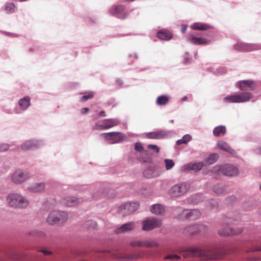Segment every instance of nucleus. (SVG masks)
<instances>
[{"label": "nucleus", "mask_w": 261, "mask_h": 261, "mask_svg": "<svg viewBox=\"0 0 261 261\" xmlns=\"http://www.w3.org/2000/svg\"><path fill=\"white\" fill-rule=\"evenodd\" d=\"M185 258L189 257H198L201 259H219L223 255L218 253H211L207 250H202L198 247H192L185 250L183 254Z\"/></svg>", "instance_id": "1"}, {"label": "nucleus", "mask_w": 261, "mask_h": 261, "mask_svg": "<svg viewBox=\"0 0 261 261\" xmlns=\"http://www.w3.org/2000/svg\"><path fill=\"white\" fill-rule=\"evenodd\" d=\"M0 261H34L27 257L25 254L19 250H10L0 254Z\"/></svg>", "instance_id": "2"}, {"label": "nucleus", "mask_w": 261, "mask_h": 261, "mask_svg": "<svg viewBox=\"0 0 261 261\" xmlns=\"http://www.w3.org/2000/svg\"><path fill=\"white\" fill-rule=\"evenodd\" d=\"M6 202L9 206L14 207H25L29 204V201L25 197L16 193L9 194L7 197Z\"/></svg>", "instance_id": "3"}, {"label": "nucleus", "mask_w": 261, "mask_h": 261, "mask_svg": "<svg viewBox=\"0 0 261 261\" xmlns=\"http://www.w3.org/2000/svg\"><path fill=\"white\" fill-rule=\"evenodd\" d=\"M68 218V214L65 212L54 211L49 213L46 221L49 224L54 225L65 223Z\"/></svg>", "instance_id": "4"}, {"label": "nucleus", "mask_w": 261, "mask_h": 261, "mask_svg": "<svg viewBox=\"0 0 261 261\" xmlns=\"http://www.w3.org/2000/svg\"><path fill=\"white\" fill-rule=\"evenodd\" d=\"M120 121L117 119H107L97 122L93 126L94 130H103L112 128L118 125Z\"/></svg>", "instance_id": "5"}, {"label": "nucleus", "mask_w": 261, "mask_h": 261, "mask_svg": "<svg viewBox=\"0 0 261 261\" xmlns=\"http://www.w3.org/2000/svg\"><path fill=\"white\" fill-rule=\"evenodd\" d=\"M189 188V185L186 183L175 185L170 191V196L173 197H176L183 195L187 193Z\"/></svg>", "instance_id": "6"}, {"label": "nucleus", "mask_w": 261, "mask_h": 261, "mask_svg": "<svg viewBox=\"0 0 261 261\" xmlns=\"http://www.w3.org/2000/svg\"><path fill=\"white\" fill-rule=\"evenodd\" d=\"M162 225L161 219L152 218L143 221L142 229L144 231H150L156 228H160Z\"/></svg>", "instance_id": "7"}, {"label": "nucleus", "mask_w": 261, "mask_h": 261, "mask_svg": "<svg viewBox=\"0 0 261 261\" xmlns=\"http://www.w3.org/2000/svg\"><path fill=\"white\" fill-rule=\"evenodd\" d=\"M214 170L215 171L221 172L223 174L227 176L236 175L238 173L237 168L231 165H226L222 166H216L214 168Z\"/></svg>", "instance_id": "8"}, {"label": "nucleus", "mask_w": 261, "mask_h": 261, "mask_svg": "<svg viewBox=\"0 0 261 261\" xmlns=\"http://www.w3.org/2000/svg\"><path fill=\"white\" fill-rule=\"evenodd\" d=\"M102 135H104V138L110 141L112 144L120 143L125 139V135L120 132H110Z\"/></svg>", "instance_id": "9"}, {"label": "nucleus", "mask_w": 261, "mask_h": 261, "mask_svg": "<svg viewBox=\"0 0 261 261\" xmlns=\"http://www.w3.org/2000/svg\"><path fill=\"white\" fill-rule=\"evenodd\" d=\"M30 176L29 173L21 170H16L12 175V180L15 184H21L27 180Z\"/></svg>", "instance_id": "10"}, {"label": "nucleus", "mask_w": 261, "mask_h": 261, "mask_svg": "<svg viewBox=\"0 0 261 261\" xmlns=\"http://www.w3.org/2000/svg\"><path fill=\"white\" fill-rule=\"evenodd\" d=\"M230 223V221L228 222V223H226L225 222L223 223L224 225H228ZM222 228H220L218 230V233L221 236H230V235H237L241 233L242 232V229L241 228H238L237 229H234L232 228H228L225 226H223Z\"/></svg>", "instance_id": "11"}, {"label": "nucleus", "mask_w": 261, "mask_h": 261, "mask_svg": "<svg viewBox=\"0 0 261 261\" xmlns=\"http://www.w3.org/2000/svg\"><path fill=\"white\" fill-rule=\"evenodd\" d=\"M124 10H125V7L124 6L117 5V6H112L109 9V12L111 15H112L113 16H116L120 19H125L127 16V14L126 13L123 14V15L122 16H119V15L123 12Z\"/></svg>", "instance_id": "12"}, {"label": "nucleus", "mask_w": 261, "mask_h": 261, "mask_svg": "<svg viewBox=\"0 0 261 261\" xmlns=\"http://www.w3.org/2000/svg\"><path fill=\"white\" fill-rule=\"evenodd\" d=\"M239 88L242 91L253 90L257 86L255 83L250 80H244L239 82Z\"/></svg>", "instance_id": "13"}, {"label": "nucleus", "mask_w": 261, "mask_h": 261, "mask_svg": "<svg viewBox=\"0 0 261 261\" xmlns=\"http://www.w3.org/2000/svg\"><path fill=\"white\" fill-rule=\"evenodd\" d=\"M182 216L187 219L194 220L199 218L201 216V213L196 209L184 210Z\"/></svg>", "instance_id": "14"}, {"label": "nucleus", "mask_w": 261, "mask_h": 261, "mask_svg": "<svg viewBox=\"0 0 261 261\" xmlns=\"http://www.w3.org/2000/svg\"><path fill=\"white\" fill-rule=\"evenodd\" d=\"M41 144L38 141L28 140L21 145V149L24 151L34 150L40 147Z\"/></svg>", "instance_id": "15"}, {"label": "nucleus", "mask_w": 261, "mask_h": 261, "mask_svg": "<svg viewBox=\"0 0 261 261\" xmlns=\"http://www.w3.org/2000/svg\"><path fill=\"white\" fill-rule=\"evenodd\" d=\"M188 40L191 43L196 45H204L207 44L210 42V40L204 38L196 37L192 34H189L188 36Z\"/></svg>", "instance_id": "16"}, {"label": "nucleus", "mask_w": 261, "mask_h": 261, "mask_svg": "<svg viewBox=\"0 0 261 261\" xmlns=\"http://www.w3.org/2000/svg\"><path fill=\"white\" fill-rule=\"evenodd\" d=\"M187 229L191 234H193L199 232H205L207 230V227L203 224H195L189 226Z\"/></svg>", "instance_id": "17"}, {"label": "nucleus", "mask_w": 261, "mask_h": 261, "mask_svg": "<svg viewBox=\"0 0 261 261\" xmlns=\"http://www.w3.org/2000/svg\"><path fill=\"white\" fill-rule=\"evenodd\" d=\"M136 225L134 222H131L123 224L120 227L117 228L115 230L116 233H121L130 231L135 229Z\"/></svg>", "instance_id": "18"}, {"label": "nucleus", "mask_w": 261, "mask_h": 261, "mask_svg": "<svg viewBox=\"0 0 261 261\" xmlns=\"http://www.w3.org/2000/svg\"><path fill=\"white\" fill-rule=\"evenodd\" d=\"M237 103L244 102L249 101L253 97L252 95L249 92H242L236 94Z\"/></svg>", "instance_id": "19"}, {"label": "nucleus", "mask_w": 261, "mask_h": 261, "mask_svg": "<svg viewBox=\"0 0 261 261\" xmlns=\"http://www.w3.org/2000/svg\"><path fill=\"white\" fill-rule=\"evenodd\" d=\"M45 184L43 182H35L31 184L29 190L32 192H41L45 189Z\"/></svg>", "instance_id": "20"}, {"label": "nucleus", "mask_w": 261, "mask_h": 261, "mask_svg": "<svg viewBox=\"0 0 261 261\" xmlns=\"http://www.w3.org/2000/svg\"><path fill=\"white\" fill-rule=\"evenodd\" d=\"M79 200L74 197L68 196L62 199V202L63 204L67 206H73L77 205Z\"/></svg>", "instance_id": "21"}, {"label": "nucleus", "mask_w": 261, "mask_h": 261, "mask_svg": "<svg viewBox=\"0 0 261 261\" xmlns=\"http://www.w3.org/2000/svg\"><path fill=\"white\" fill-rule=\"evenodd\" d=\"M150 211L154 215H163L165 213V208L162 204H155L151 206Z\"/></svg>", "instance_id": "22"}, {"label": "nucleus", "mask_w": 261, "mask_h": 261, "mask_svg": "<svg viewBox=\"0 0 261 261\" xmlns=\"http://www.w3.org/2000/svg\"><path fill=\"white\" fill-rule=\"evenodd\" d=\"M166 136V133L164 130L150 132L146 134V137L149 139H159Z\"/></svg>", "instance_id": "23"}, {"label": "nucleus", "mask_w": 261, "mask_h": 261, "mask_svg": "<svg viewBox=\"0 0 261 261\" xmlns=\"http://www.w3.org/2000/svg\"><path fill=\"white\" fill-rule=\"evenodd\" d=\"M157 37L161 40L168 41L172 38V34L167 30H161L156 34Z\"/></svg>", "instance_id": "24"}, {"label": "nucleus", "mask_w": 261, "mask_h": 261, "mask_svg": "<svg viewBox=\"0 0 261 261\" xmlns=\"http://www.w3.org/2000/svg\"><path fill=\"white\" fill-rule=\"evenodd\" d=\"M217 145L219 149L226 151L230 154H233L234 152V150L232 149L226 142L223 141H218Z\"/></svg>", "instance_id": "25"}, {"label": "nucleus", "mask_w": 261, "mask_h": 261, "mask_svg": "<svg viewBox=\"0 0 261 261\" xmlns=\"http://www.w3.org/2000/svg\"><path fill=\"white\" fill-rule=\"evenodd\" d=\"M191 28L194 30L206 31L211 29V27L207 24L195 22L191 25Z\"/></svg>", "instance_id": "26"}, {"label": "nucleus", "mask_w": 261, "mask_h": 261, "mask_svg": "<svg viewBox=\"0 0 261 261\" xmlns=\"http://www.w3.org/2000/svg\"><path fill=\"white\" fill-rule=\"evenodd\" d=\"M203 166L204 164L202 162H198L196 163H189L185 165V168L187 170L199 171L203 168Z\"/></svg>", "instance_id": "27"}, {"label": "nucleus", "mask_w": 261, "mask_h": 261, "mask_svg": "<svg viewBox=\"0 0 261 261\" xmlns=\"http://www.w3.org/2000/svg\"><path fill=\"white\" fill-rule=\"evenodd\" d=\"M19 105L20 108L23 110H26L30 105V98L26 96L19 100Z\"/></svg>", "instance_id": "28"}, {"label": "nucleus", "mask_w": 261, "mask_h": 261, "mask_svg": "<svg viewBox=\"0 0 261 261\" xmlns=\"http://www.w3.org/2000/svg\"><path fill=\"white\" fill-rule=\"evenodd\" d=\"M226 127L223 125H220L216 127L213 129V134L216 137H218L221 135H224L226 133Z\"/></svg>", "instance_id": "29"}, {"label": "nucleus", "mask_w": 261, "mask_h": 261, "mask_svg": "<svg viewBox=\"0 0 261 261\" xmlns=\"http://www.w3.org/2000/svg\"><path fill=\"white\" fill-rule=\"evenodd\" d=\"M139 207V204L137 202H130L125 204L124 208L128 210L131 213L136 211Z\"/></svg>", "instance_id": "30"}, {"label": "nucleus", "mask_w": 261, "mask_h": 261, "mask_svg": "<svg viewBox=\"0 0 261 261\" xmlns=\"http://www.w3.org/2000/svg\"><path fill=\"white\" fill-rule=\"evenodd\" d=\"M235 48L237 50L244 51H250L252 50L251 46L248 44H238L235 46Z\"/></svg>", "instance_id": "31"}, {"label": "nucleus", "mask_w": 261, "mask_h": 261, "mask_svg": "<svg viewBox=\"0 0 261 261\" xmlns=\"http://www.w3.org/2000/svg\"><path fill=\"white\" fill-rule=\"evenodd\" d=\"M219 155L217 153H212L209 155V156L207 158L205 162L208 165L214 164L215 163L218 159Z\"/></svg>", "instance_id": "32"}, {"label": "nucleus", "mask_w": 261, "mask_h": 261, "mask_svg": "<svg viewBox=\"0 0 261 261\" xmlns=\"http://www.w3.org/2000/svg\"><path fill=\"white\" fill-rule=\"evenodd\" d=\"M168 101V98L167 96L164 95H161L159 96L156 100V103L158 105H165Z\"/></svg>", "instance_id": "33"}, {"label": "nucleus", "mask_w": 261, "mask_h": 261, "mask_svg": "<svg viewBox=\"0 0 261 261\" xmlns=\"http://www.w3.org/2000/svg\"><path fill=\"white\" fill-rule=\"evenodd\" d=\"M192 139L191 136L190 135H185L181 139L177 141L176 143L177 145H180L181 144H186Z\"/></svg>", "instance_id": "34"}, {"label": "nucleus", "mask_w": 261, "mask_h": 261, "mask_svg": "<svg viewBox=\"0 0 261 261\" xmlns=\"http://www.w3.org/2000/svg\"><path fill=\"white\" fill-rule=\"evenodd\" d=\"M130 245L132 247H145V241L136 240L130 242Z\"/></svg>", "instance_id": "35"}, {"label": "nucleus", "mask_w": 261, "mask_h": 261, "mask_svg": "<svg viewBox=\"0 0 261 261\" xmlns=\"http://www.w3.org/2000/svg\"><path fill=\"white\" fill-rule=\"evenodd\" d=\"M159 246V244L154 240H145V247L151 248L157 247Z\"/></svg>", "instance_id": "36"}, {"label": "nucleus", "mask_w": 261, "mask_h": 261, "mask_svg": "<svg viewBox=\"0 0 261 261\" xmlns=\"http://www.w3.org/2000/svg\"><path fill=\"white\" fill-rule=\"evenodd\" d=\"M213 191L217 194L222 193L224 191V187L221 185H215L213 188Z\"/></svg>", "instance_id": "37"}, {"label": "nucleus", "mask_w": 261, "mask_h": 261, "mask_svg": "<svg viewBox=\"0 0 261 261\" xmlns=\"http://www.w3.org/2000/svg\"><path fill=\"white\" fill-rule=\"evenodd\" d=\"M15 5L13 3H10L6 5L5 10L7 13H13L15 11Z\"/></svg>", "instance_id": "38"}, {"label": "nucleus", "mask_w": 261, "mask_h": 261, "mask_svg": "<svg viewBox=\"0 0 261 261\" xmlns=\"http://www.w3.org/2000/svg\"><path fill=\"white\" fill-rule=\"evenodd\" d=\"M224 101L226 102L230 103H237L238 101H237L236 95H230L224 97Z\"/></svg>", "instance_id": "39"}, {"label": "nucleus", "mask_w": 261, "mask_h": 261, "mask_svg": "<svg viewBox=\"0 0 261 261\" xmlns=\"http://www.w3.org/2000/svg\"><path fill=\"white\" fill-rule=\"evenodd\" d=\"M165 167L167 170H170L174 165V162L170 159H166L165 160Z\"/></svg>", "instance_id": "40"}, {"label": "nucleus", "mask_w": 261, "mask_h": 261, "mask_svg": "<svg viewBox=\"0 0 261 261\" xmlns=\"http://www.w3.org/2000/svg\"><path fill=\"white\" fill-rule=\"evenodd\" d=\"M94 97V94L93 92H90L87 95H85L81 97V101L82 102H85L89 99H91Z\"/></svg>", "instance_id": "41"}, {"label": "nucleus", "mask_w": 261, "mask_h": 261, "mask_svg": "<svg viewBox=\"0 0 261 261\" xmlns=\"http://www.w3.org/2000/svg\"><path fill=\"white\" fill-rule=\"evenodd\" d=\"M165 259H179L180 258V256L178 255H176V254H170V255H167L166 256H165L164 257Z\"/></svg>", "instance_id": "42"}, {"label": "nucleus", "mask_w": 261, "mask_h": 261, "mask_svg": "<svg viewBox=\"0 0 261 261\" xmlns=\"http://www.w3.org/2000/svg\"><path fill=\"white\" fill-rule=\"evenodd\" d=\"M10 147L9 145L8 144H0V152L7 151Z\"/></svg>", "instance_id": "43"}, {"label": "nucleus", "mask_w": 261, "mask_h": 261, "mask_svg": "<svg viewBox=\"0 0 261 261\" xmlns=\"http://www.w3.org/2000/svg\"><path fill=\"white\" fill-rule=\"evenodd\" d=\"M147 147L148 149H150L156 153L159 152L160 151V148L155 145L150 144L148 145Z\"/></svg>", "instance_id": "44"}, {"label": "nucleus", "mask_w": 261, "mask_h": 261, "mask_svg": "<svg viewBox=\"0 0 261 261\" xmlns=\"http://www.w3.org/2000/svg\"><path fill=\"white\" fill-rule=\"evenodd\" d=\"M112 257L115 259L119 260H123L127 259L128 258L127 257L125 256H121L117 255H113Z\"/></svg>", "instance_id": "45"}, {"label": "nucleus", "mask_w": 261, "mask_h": 261, "mask_svg": "<svg viewBox=\"0 0 261 261\" xmlns=\"http://www.w3.org/2000/svg\"><path fill=\"white\" fill-rule=\"evenodd\" d=\"M135 149L137 151H140L143 150V148L141 144L136 143L135 145Z\"/></svg>", "instance_id": "46"}, {"label": "nucleus", "mask_w": 261, "mask_h": 261, "mask_svg": "<svg viewBox=\"0 0 261 261\" xmlns=\"http://www.w3.org/2000/svg\"><path fill=\"white\" fill-rule=\"evenodd\" d=\"M39 251L43 253L44 255H49L52 254V252L45 249H41Z\"/></svg>", "instance_id": "47"}, {"label": "nucleus", "mask_w": 261, "mask_h": 261, "mask_svg": "<svg viewBox=\"0 0 261 261\" xmlns=\"http://www.w3.org/2000/svg\"><path fill=\"white\" fill-rule=\"evenodd\" d=\"M200 196L199 195H195L194 196H192L191 197L190 199H191V200L193 202H197L198 201L197 200V198L199 197Z\"/></svg>", "instance_id": "48"}, {"label": "nucleus", "mask_w": 261, "mask_h": 261, "mask_svg": "<svg viewBox=\"0 0 261 261\" xmlns=\"http://www.w3.org/2000/svg\"><path fill=\"white\" fill-rule=\"evenodd\" d=\"M250 251H261V247H254V248H253Z\"/></svg>", "instance_id": "49"}, {"label": "nucleus", "mask_w": 261, "mask_h": 261, "mask_svg": "<svg viewBox=\"0 0 261 261\" xmlns=\"http://www.w3.org/2000/svg\"><path fill=\"white\" fill-rule=\"evenodd\" d=\"M89 111V109L87 108H84L81 109V113L85 114Z\"/></svg>", "instance_id": "50"}, {"label": "nucleus", "mask_w": 261, "mask_h": 261, "mask_svg": "<svg viewBox=\"0 0 261 261\" xmlns=\"http://www.w3.org/2000/svg\"><path fill=\"white\" fill-rule=\"evenodd\" d=\"M187 29V26L185 25H182L181 27V32L184 34L186 32Z\"/></svg>", "instance_id": "51"}, {"label": "nucleus", "mask_w": 261, "mask_h": 261, "mask_svg": "<svg viewBox=\"0 0 261 261\" xmlns=\"http://www.w3.org/2000/svg\"><path fill=\"white\" fill-rule=\"evenodd\" d=\"M150 171L149 170H146L144 172V175L145 177H146L147 178H150L151 177V176H149V175H147V173L148 172H149Z\"/></svg>", "instance_id": "52"}, {"label": "nucleus", "mask_w": 261, "mask_h": 261, "mask_svg": "<svg viewBox=\"0 0 261 261\" xmlns=\"http://www.w3.org/2000/svg\"><path fill=\"white\" fill-rule=\"evenodd\" d=\"M99 115L101 116H106L105 112L103 111H101L99 113Z\"/></svg>", "instance_id": "53"}, {"label": "nucleus", "mask_w": 261, "mask_h": 261, "mask_svg": "<svg viewBox=\"0 0 261 261\" xmlns=\"http://www.w3.org/2000/svg\"><path fill=\"white\" fill-rule=\"evenodd\" d=\"M187 97L186 96L183 97L182 98V100L183 101H185L187 100Z\"/></svg>", "instance_id": "54"}, {"label": "nucleus", "mask_w": 261, "mask_h": 261, "mask_svg": "<svg viewBox=\"0 0 261 261\" xmlns=\"http://www.w3.org/2000/svg\"><path fill=\"white\" fill-rule=\"evenodd\" d=\"M173 121H173V120H171V121H170V122H171V123H173Z\"/></svg>", "instance_id": "55"}, {"label": "nucleus", "mask_w": 261, "mask_h": 261, "mask_svg": "<svg viewBox=\"0 0 261 261\" xmlns=\"http://www.w3.org/2000/svg\"><path fill=\"white\" fill-rule=\"evenodd\" d=\"M259 151H260V153H261V148H260Z\"/></svg>", "instance_id": "56"}, {"label": "nucleus", "mask_w": 261, "mask_h": 261, "mask_svg": "<svg viewBox=\"0 0 261 261\" xmlns=\"http://www.w3.org/2000/svg\"><path fill=\"white\" fill-rule=\"evenodd\" d=\"M260 189L261 190V184H260Z\"/></svg>", "instance_id": "57"}]
</instances>
